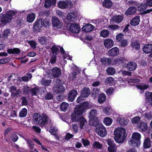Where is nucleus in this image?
<instances>
[{
    "mask_svg": "<svg viewBox=\"0 0 152 152\" xmlns=\"http://www.w3.org/2000/svg\"><path fill=\"white\" fill-rule=\"evenodd\" d=\"M32 121L36 124L43 127L47 126L48 124L50 125L51 123V120L46 115L43 114L42 116L37 113L33 114Z\"/></svg>",
    "mask_w": 152,
    "mask_h": 152,
    "instance_id": "nucleus-1",
    "label": "nucleus"
},
{
    "mask_svg": "<svg viewBox=\"0 0 152 152\" xmlns=\"http://www.w3.org/2000/svg\"><path fill=\"white\" fill-rule=\"evenodd\" d=\"M16 12L13 10L7 11L5 14H0V24L1 23L6 25L11 21L13 17L15 15Z\"/></svg>",
    "mask_w": 152,
    "mask_h": 152,
    "instance_id": "nucleus-2",
    "label": "nucleus"
},
{
    "mask_svg": "<svg viewBox=\"0 0 152 152\" xmlns=\"http://www.w3.org/2000/svg\"><path fill=\"white\" fill-rule=\"evenodd\" d=\"M115 141L119 143L123 142L126 137V130L123 128H119L115 130L114 132Z\"/></svg>",
    "mask_w": 152,
    "mask_h": 152,
    "instance_id": "nucleus-3",
    "label": "nucleus"
},
{
    "mask_svg": "<svg viewBox=\"0 0 152 152\" xmlns=\"http://www.w3.org/2000/svg\"><path fill=\"white\" fill-rule=\"evenodd\" d=\"M50 23L47 20L42 19H37L34 23L33 26V30L34 31H38L43 27H46L49 26Z\"/></svg>",
    "mask_w": 152,
    "mask_h": 152,
    "instance_id": "nucleus-4",
    "label": "nucleus"
},
{
    "mask_svg": "<svg viewBox=\"0 0 152 152\" xmlns=\"http://www.w3.org/2000/svg\"><path fill=\"white\" fill-rule=\"evenodd\" d=\"M89 108V103L87 102H82L80 105H76L75 108V111L79 115H82L86 112V109Z\"/></svg>",
    "mask_w": 152,
    "mask_h": 152,
    "instance_id": "nucleus-5",
    "label": "nucleus"
},
{
    "mask_svg": "<svg viewBox=\"0 0 152 152\" xmlns=\"http://www.w3.org/2000/svg\"><path fill=\"white\" fill-rule=\"evenodd\" d=\"M95 131L97 134L102 137L105 136L107 134L105 128L101 124L96 127Z\"/></svg>",
    "mask_w": 152,
    "mask_h": 152,
    "instance_id": "nucleus-6",
    "label": "nucleus"
},
{
    "mask_svg": "<svg viewBox=\"0 0 152 152\" xmlns=\"http://www.w3.org/2000/svg\"><path fill=\"white\" fill-rule=\"evenodd\" d=\"M141 135L138 132H134L132 134V139L130 140L131 143L134 146H137L140 143Z\"/></svg>",
    "mask_w": 152,
    "mask_h": 152,
    "instance_id": "nucleus-7",
    "label": "nucleus"
},
{
    "mask_svg": "<svg viewBox=\"0 0 152 152\" xmlns=\"http://www.w3.org/2000/svg\"><path fill=\"white\" fill-rule=\"evenodd\" d=\"M127 59L125 57H120L112 60V63L115 65H125Z\"/></svg>",
    "mask_w": 152,
    "mask_h": 152,
    "instance_id": "nucleus-8",
    "label": "nucleus"
},
{
    "mask_svg": "<svg viewBox=\"0 0 152 152\" xmlns=\"http://www.w3.org/2000/svg\"><path fill=\"white\" fill-rule=\"evenodd\" d=\"M70 5V7L73 5L72 2H66L63 1H60L58 3V8L61 9H65L67 8Z\"/></svg>",
    "mask_w": 152,
    "mask_h": 152,
    "instance_id": "nucleus-9",
    "label": "nucleus"
},
{
    "mask_svg": "<svg viewBox=\"0 0 152 152\" xmlns=\"http://www.w3.org/2000/svg\"><path fill=\"white\" fill-rule=\"evenodd\" d=\"M69 30L72 33L77 34L79 33L80 28L78 24L74 23L70 24L69 27Z\"/></svg>",
    "mask_w": 152,
    "mask_h": 152,
    "instance_id": "nucleus-10",
    "label": "nucleus"
},
{
    "mask_svg": "<svg viewBox=\"0 0 152 152\" xmlns=\"http://www.w3.org/2000/svg\"><path fill=\"white\" fill-rule=\"evenodd\" d=\"M52 23L53 27H56L58 28H61L62 24L59 20L56 17H53L52 18Z\"/></svg>",
    "mask_w": 152,
    "mask_h": 152,
    "instance_id": "nucleus-11",
    "label": "nucleus"
},
{
    "mask_svg": "<svg viewBox=\"0 0 152 152\" xmlns=\"http://www.w3.org/2000/svg\"><path fill=\"white\" fill-rule=\"evenodd\" d=\"M137 67V63L133 61H130L126 65V68L129 71L135 70Z\"/></svg>",
    "mask_w": 152,
    "mask_h": 152,
    "instance_id": "nucleus-12",
    "label": "nucleus"
},
{
    "mask_svg": "<svg viewBox=\"0 0 152 152\" xmlns=\"http://www.w3.org/2000/svg\"><path fill=\"white\" fill-rule=\"evenodd\" d=\"M77 91L75 89H73L71 91L68 95V100L73 102L77 94Z\"/></svg>",
    "mask_w": 152,
    "mask_h": 152,
    "instance_id": "nucleus-13",
    "label": "nucleus"
},
{
    "mask_svg": "<svg viewBox=\"0 0 152 152\" xmlns=\"http://www.w3.org/2000/svg\"><path fill=\"white\" fill-rule=\"evenodd\" d=\"M52 75L55 77H59L61 75V70L57 67H54L51 70Z\"/></svg>",
    "mask_w": 152,
    "mask_h": 152,
    "instance_id": "nucleus-14",
    "label": "nucleus"
},
{
    "mask_svg": "<svg viewBox=\"0 0 152 152\" xmlns=\"http://www.w3.org/2000/svg\"><path fill=\"white\" fill-rule=\"evenodd\" d=\"M108 52L109 56H115L119 54V50L118 48L114 47L109 50Z\"/></svg>",
    "mask_w": 152,
    "mask_h": 152,
    "instance_id": "nucleus-15",
    "label": "nucleus"
},
{
    "mask_svg": "<svg viewBox=\"0 0 152 152\" xmlns=\"http://www.w3.org/2000/svg\"><path fill=\"white\" fill-rule=\"evenodd\" d=\"M94 28L95 27L93 25L90 23H88L83 26L82 29L85 32H88L92 31Z\"/></svg>",
    "mask_w": 152,
    "mask_h": 152,
    "instance_id": "nucleus-16",
    "label": "nucleus"
},
{
    "mask_svg": "<svg viewBox=\"0 0 152 152\" xmlns=\"http://www.w3.org/2000/svg\"><path fill=\"white\" fill-rule=\"evenodd\" d=\"M104 44L105 48H110L113 45L114 42L111 39H108L104 40Z\"/></svg>",
    "mask_w": 152,
    "mask_h": 152,
    "instance_id": "nucleus-17",
    "label": "nucleus"
},
{
    "mask_svg": "<svg viewBox=\"0 0 152 152\" xmlns=\"http://www.w3.org/2000/svg\"><path fill=\"white\" fill-rule=\"evenodd\" d=\"M90 94V91L88 87L84 88L81 91V94L83 97L86 98L88 97Z\"/></svg>",
    "mask_w": 152,
    "mask_h": 152,
    "instance_id": "nucleus-18",
    "label": "nucleus"
},
{
    "mask_svg": "<svg viewBox=\"0 0 152 152\" xmlns=\"http://www.w3.org/2000/svg\"><path fill=\"white\" fill-rule=\"evenodd\" d=\"M113 20L114 21L117 23L121 22L123 20V16L121 15H114L112 17Z\"/></svg>",
    "mask_w": 152,
    "mask_h": 152,
    "instance_id": "nucleus-19",
    "label": "nucleus"
},
{
    "mask_svg": "<svg viewBox=\"0 0 152 152\" xmlns=\"http://www.w3.org/2000/svg\"><path fill=\"white\" fill-rule=\"evenodd\" d=\"M140 17L137 16L134 18L130 21V23L132 26H136L138 25L140 22Z\"/></svg>",
    "mask_w": 152,
    "mask_h": 152,
    "instance_id": "nucleus-20",
    "label": "nucleus"
},
{
    "mask_svg": "<svg viewBox=\"0 0 152 152\" xmlns=\"http://www.w3.org/2000/svg\"><path fill=\"white\" fill-rule=\"evenodd\" d=\"M90 119L91 120L89 123L91 125L96 127L100 125L99 121L97 118H90Z\"/></svg>",
    "mask_w": 152,
    "mask_h": 152,
    "instance_id": "nucleus-21",
    "label": "nucleus"
},
{
    "mask_svg": "<svg viewBox=\"0 0 152 152\" xmlns=\"http://www.w3.org/2000/svg\"><path fill=\"white\" fill-rule=\"evenodd\" d=\"M56 0H45L44 6L46 8H48L52 5H55L56 3Z\"/></svg>",
    "mask_w": 152,
    "mask_h": 152,
    "instance_id": "nucleus-22",
    "label": "nucleus"
},
{
    "mask_svg": "<svg viewBox=\"0 0 152 152\" xmlns=\"http://www.w3.org/2000/svg\"><path fill=\"white\" fill-rule=\"evenodd\" d=\"M137 11L135 7L132 6L129 7L125 12V14L126 15H129L134 14Z\"/></svg>",
    "mask_w": 152,
    "mask_h": 152,
    "instance_id": "nucleus-23",
    "label": "nucleus"
},
{
    "mask_svg": "<svg viewBox=\"0 0 152 152\" xmlns=\"http://www.w3.org/2000/svg\"><path fill=\"white\" fill-rule=\"evenodd\" d=\"M80 115L74 111L71 114V120L73 122L78 121L81 118Z\"/></svg>",
    "mask_w": 152,
    "mask_h": 152,
    "instance_id": "nucleus-24",
    "label": "nucleus"
},
{
    "mask_svg": "<svg viewBox=\"0 0 152 152\" xmlns=\"http://www.w3.org/2000/svg\"><path fill=\"white\" fill-rule=\"evenodd\" d=\"M77 16L75 13L70 12L67 16V19L69 22H73L76 20Z\"/></svg>",
    "mask_w": 152,
    "mask_h": 152,
    "instance_id": "nucleus-25",
    "label": "nucleus"
},
{
    "mask_svg": "<svg viewBox=\"0 0 152 152\" xmlns=\"http://www.w3.org/2000/svg\"><path fill=\"white\" fill-rule=\"evenodd\" d=\"M65 88L61 85H59L56 87L54 88V92L56 94H61L64 92Z\"/></svg>",
    "mask_w": 152,
    "mask_h": 152,
    "instance_id": "nucleus-26",
    "label": "nucleus"
},
{
    "mask_svg": "<svg viewBox=\"0 0 152 152\" xmlns=\"http://www.w3.org/2000/svg\"><path fill=\"white\" fill-rule=\"evenodd\" d=\"M102 5L106 8L110 9L112 7L113 3L111 0H104L102 3Z\"/></svg>",
    "mask_w": 152,
    "mask_h": 152,
    "instance_id": "nucleus-27",
    "label": "nucleus"
},
{
    "mask_svg": "<svg viewBox=\"0 0 152 152\" xmlns=\"http://www.w3.org/2000/svg\"><path fill=\"white\" fill-rule=\"evenodd\" d=\"M143 51L146 53H152V45L148 44L145 45L143 48Z\"/></svg>",
    "mask_w": 152,
    "mask_h": 152,
    "instance_id": "nucleus-28",
    "label": "nucleus"
},
{
    "mask_svg": "<svg viewBox=\"0 0 152 152\" xmlns=\"http://www.w3.org/2000/svg\"><path fill=\"white\" fill-rule=\"evenodd\" d=\"M145 100L148 101L151 104H152V92L146 91L145 92Z\"/></svg>",
    "mask_w": 152,
    "mask_h": 152,
    "instance_id": "nucleus-29",
    "label": "nucleus"
},
{
    "mask_svg": "<svg viewBox=\"0 0 152 152\" xmlns=\"http://www.w3.org/2000/svg\"><path fill=\"white\" fill-rule=\"evenodd\" d=\"M7 53L10 54H18L20 53V50L17 48H14L13 49H9L7 50Z\"/></svg>",
    "mask_w": 152,
    "mask_h": 152,
    "instance_id": "nucleus-30",
    "label": "nucleus"
},
{
    "mask_svg": "<svg viewBox=\"0 0 152 152\" xmlns=\"http://www.w3.org/2000/svg\"><path fill=\"white\" fill-rule=\"evenodd\" d=\"M136 87L138 89L140 90L141 93H142L144 92V90L148 89L149 87V86L147 84H143L142 85H137Z\"/></svg>",
    "mask_w": 152,
    "mask_h": 152,
    "instance_id": "nucleus-31",
    "label": "nucleus"
},
{
    "mask_svg": "<svg viewBox=\"0 0 152 152\" xmlns=\"http://www.w3.org/2000/svg\"><path fill=\"white\" fill-rule=\"evenodd\" d=\"M138 128L140 131L141 132H145L147 129V124L145 122H142L138 126Z\"/></svg>",
    "mask_w": 152,
    "mask_h": 152,
    "instance_id": "nucleus-32",
    "label": "nucleus"
},
{
    "mask_svg": "<svg viewBox=\"0 0 152 152\" xmlns=\"http://www.w3.org/2000/svg\"><path fill=\"white\" fill-rule=\"evenodd\" d=\"M35 17V15L34 13L28 14L27 17V21L28 23H32L34 20Z\"/></svg>",
    "mask_w": 152,
    "mask_h": 152,
    "instance_id": "nucleus-33",
    "label": "nucleus"
},
{
    "mask_svg": "<svg viewBox=\"0 0 152 152\" xmlns=\"http://www.w3.org/2000/svg\"><path fill=\"white\" fill-rule=\"evenodd\" d=\"M69 104L65 102H64L61 104L60 108L61 110L64 112H66L68 109Z\"/></svg>",
    "mask_w": 152,
    "mask_h": 152,
    "instance_id": "nucleus-34",
    "label": "nucleus"
},
{
    "mask_svg": "<svg viewBox=\"0 0 152 152\" xmlns=\"http://www.w3.org/2000/svg\"><path fill=\"white\" fill-rule=\"evenodd\" d=\"M151 146V142L149 138H146L143 142V147L145 148H148Z\"/></svg>",
    "mask_w": 152,
    "mask_h": 152,
    "instance_id": "nucleus-35",
    "label": "nucleus"
},
{
    "mask_svg": "<svg viewBox=\"0 0 152 152\" xmlns=\"http://www.w3.org/2000/svg\"><path fill=\"white\" fill-rule=\"evenodd\" d=\"M106 96L104 93H101L98 96V102L100 104L104 103L105 101Z\"/></svg>",
    "mask_w": 152,
    "mask_h": 152,
    "instance_id": "nucleus-36",
    "label": "nucleus"
},
{
    "mask_svg": "<svg viewBox=\"0 0 152 152\" xmlns=\"http://www.w3.org/2000/svg\"><path fill=\"white\" fill-rule=\"evenodd\" d=\"M148 6L146 3H142L137 7L138 10L140 12H143V11L147 9Z\"/></svg>",
    "mask_w": 152,
    "mask_h": 152,
    "instance_id": "nucleus-37",
    "label": "nucleus"
},
{
    "mask_svg": "<svg viewBox=\"0 0 152 152\" xmlns=\"http://www.w3.org/2000/svg\"><path fill=\"white\" fill-rule=\"evenodd\" d=\"M78 121L80 122L79 124L80 129H84V126L85 123H86V120L84 118L83 116H81V118Z\"/></svg>",
    "mask_w": 152,
    "mask_h": 152,
    "instance_id": "nucleus-38",
    "label": "nucleus"
},
{
    "mask_svg": "<svg viewBox=\"0 0 152 152\" xmlns=\"http://www.w3.org/2000/svg\"><path fill=\"white\" fill-rule=\"evenodd\" d=\"M131 45L133 48H135L136 50H138L140 49V44L137 41H135L132 42Z\"/></svg>",
    "mask_w": 152,
    "mask_h": 152,
    "instance_id": "nucleus-39",
    "label": "nucleus"
},
{
    "mask_svg": "<svg viewBox=\"0 0 152 152\" xmlns=\"http://www.w3.org/2000/svg\"><path fill=\"white\" fill-rule=\"evenodd\" d=\"M113 122L112 119L109 117H106L103 121L104 123L106 126H110Z\"/></svg>",
    "mask_w": 152,
    "mask_h": 152,
    "instance_id": "nucleus-40",
    "label": "nucleus"
},
{
    "mask_svg": "<svg viewBox=\"0 0 152 152\" xmlns=\"http://www.w3.org/2000/svg\"><path fill=\"white\" fill-rule=\"evenodd\" d=\"M27 114V110L25 108H23L20 112L19 116L21 118L25 117Z\"/></svg>",
    "mask_w": 152,
    "mask_h": 152,
    "instance_id": "nucleus-41",
    "label": "nucleus"
},
{
    "mask_svg": "<svg viewBox=\"0 0 152 152\" xmlns=\"http://www.w3.org/2000/svg\"><path fill=\"white\" fill-rule=\"evenodd\" d=\"M52 53L53 55H57L59 51V48L56 45H53L51 48Z\"/></svg>",
    "mask_w": 152,
    "mask_h": 152,
    "instance_id": "nucleus-42",
    "label": "nucleus"
},
{
    "mask_svg": "<svg viewBox=\"0 0 152 152\" xmlns=\"http://www.w3.org/2000/svg\"><path fill=\"white\" fill-rule=\"evenodd\" d=\"M38 41L42 45L47 44L48 40L45 36H42L39 38Z\"/></svg>",
    "mask_w": 152,
    "mask_h": 152,
    "instance_id": "nucleus-43",
    "label": "nucleus"
},
{
    "mask_svg": "<svg viewBox=\"0 0 152 152\" xmlns=\"http://www.w3.org/2000/svg\"><path fill=\"white\" fill-rule=\"evenodd\" d=\"M97 115V111L95 109L91 110L89 114V117L90 118H93L96 117Z\"/></svg>",
    "mask_w": 152,
    "mask_h": 152,
    "instance_id": "nucleus-44",
    "label": "nucleus"
},
{
    "mask_svg": "<svg viewBox=\"0 0 152 152\" xmlns=\"http://www.w3.org/2000/svg\"><path fill=\"white\" fill-rule=\"evenodd\" d=\"M53 94L52 92H47L45 95V99L46 100H50L53 99Z\"/></svg>",
    "mask_w": 152,
    "mask_h": 152,
    "instance_id": "nucleus-45",
    "label": "nucleus"
},
{
    "mask_svg": "<svg viewBox=\"0 0 152 152\" xmlns=\"http://www.w3.org/2000/svg\"><path fill=\"white\" fill-rule=\"evenodd\" d=\"M22 91L23 95H28L30 91V88L28 86H24L22 89Z\"/></svg>",
    "mask_w": 152,
    "mask_h": 152,
    "instance_id": "nucleus-46",
    "label": "nucleus"
},
{
    "mask_svg": "<svg viewBox=\"0 0 152 152\" xmlns=\"http://www.w3.org/2000/svg\"><path fill=\"white\" fill-rule=\"evenodd\" d=\"M112 61V60L109 58H101V61L105 65L106 64H111Z\"/></svg>",
    "mask_w": 152,
    "mask_h": 152,
    "instance_id": "nucleus-47",
    "label": "nucleus"
},
{
    "mask_svg": "<svg viewBox=\"0 0 152 152\" xmlns=\"http://www.w3.org/2000/svg\"><path fill=\"white\" fill-rule=\"evenodd\" d=\"M106 71L107 73L108 74L110 75H114L115 72V69L111 67H109L107 68Z\"/></svg>",
    "mask_w": 152,
    "mask_h": 152,
    "instance_id": "nucleus-48",
    "label": "nucleus"
},
{
    "mask_svg": "<svg viewBox=\"0 0 152 152\" xmlns=\"http://www.w3.org/2000/svg\"><path fill=\"white\" fill-rule=\"evenodd\" d=\"M109 34V31L108 30L103 29L101 31L100 35L102 37L105 38L108 36Z\"/></svg>",
    "mask_w": 152,
    "mask_h": 152,
    "instance_id": "nucleus-49",
    "label": "nucleus"
},
{
    "mask_svg": "<svg viewBox=\"0 0 152 152\" xmlns=\"http://www.w3.org/2000/svg\"><path fill=\"white\" fill-rule=\"evenodd\" d=\"M107 144L109 145L108 147L115 148V147H116V145L115 143L113 140L109 139L107 141Z\"/></svg>",
    "mask_w": 152,
    "mask_h": 152,
    "instance_id": "nucleus-50",
    "label": "nucleus"
},
{
    "mask_svg": "<svg viewBox=\"0 0 152 152\" xmlns=\"http://www.w3.org/2000/svg\"><path fill=\"white\" fill-rule=\"evenodd\" d=\"M118 123L121 126H124L127 124L128 121L126 119L124 118H121L119 119Z\"/></svg>",
    "mask_w": 152,
    "mask_h": 152,
    "instance_id": "nucleus-51",
    "label": "nucleus"
},
{
    "mask_svg": "<svg viewBox=\"0 0 152 152\" xmlns=\"http://www.w3.org/2000/svg\"><path fill=\"white\" fill-rule=\"evenodd\" d=\"M119 42V46L121 48H125L126 47L128 44V41L126 39H124L122 40Z\"/></svg>",
    "mask_w": 152,
    "mask_h": 152,
    "instance_id": "nucleus-52",
    "label": "nucleus"
},
{
    "mask_svg": "<svg viewBox=\"0 0 152 152\" xmlns=\"http://www.w3.org/2000/svg\"><path fill=\"white\" fill-rule=\"evenodd\" d=\"M124 34L122 33H120L116 35V39L118 42H119L124 39Z\"/></svg>",
    "mask_w": 152,
    "mask_h": 152,
    "instance_id": "nucleus-53",
    "label": "nucleus"
},
{
    "mask_svg": "<svg viewBox=\"0 0 152 152\" xmlns=\"http://www.w3.org/2000/svg\"><path fill=\"white\" fill-rule=\"evenodd\" d=\"M93 147L94 148H96L98 149H101L102 148V145L98 141H95L94 142L93 145Z\"/></svg>",
    "mask_w": 152,
    "mask_h": 152,
    "instance_id": "nucleus-54",
    "label": "nucleus"
},
{
    "mask_svg": "<svg viewBox=\"0 0 152 152\" xmlns=\"http://www.w3.org/2000/svg\"><path fill=\"white\" fill-rule=\"evenodd\" d=\"M108 27L113 30H116L120 28V27L118 25L115 24L110 25L108 26Z\"/></svg>",
    "mask_w": 152,
    "mask_h": 152,
    "instance_id": "nucleus-55",
    "label": "nucleus"
},
{
    "mask_svg": "<svg viewBox=\"0 0 152 152\" xmlns=\"http://www.w3.org/2000/svg\"><path fill=\"white\" fill-rule=\"evenodd\" d=\"M20 99L22 100L21 103L22 105L26 106L28 104V101L26 97L23 96L21 97Z\"/></svg>",
    "mask_w": 152,
    "mask_h": 152,
    "instance_id": "nucleus-56",
    "label": "nucleus"
},
{
    "mask_svg": "<svg viewBox=\"0 0 152 152\" xmlns=\"http://www.w3.org/2000/svg\"><path fill=\"white\" fill-rule=\"evenodd\" d=\"M38 90V88L36 87H34L31 89H30V91L31 92V95L32 96H36L37 95V91Z\"/></svg>",
    "mask_w": 152,
    "mask_h": 152,
    "instance_id": "nucleus-57",
    "label": "nucleus"
},
{
    "mask_svg": "<svg viewBox=\"0 0 152 152\" xmlns=\"http://www.w3.org/2000/svg\"><path fill=\"white\" fill-rule=\"evenodd\" d=\"M51 80H43L42 82V85L45 86H49L51 83Z\"/></svg>",
    "mask_w": 152,
    "mask_h": 152,
    "instance_id": "nucleus-58",
    "label": "nucleus"
},
{
    "mask_svg": "<svg viewBox=\"0 0 152 152\" xmlns=\"http://www.w3.org/2000/svg\"><path fill=\"white\" fill-rule=\"evenodd\" d=\"M10 33V29H7L5 30L2 33V36L3 37L7 38L9 34Z\"/></svg>",
    "mask_w": 152,
    "mask_h": 152,
    "instance_id": "nucleus-59",
    "label": "nucleus"
},
{
    "mask_svg": "<svg viewBox=\"0 0 152 152\" xmlns=\"http://www.w3.org/2000/svg\"><path fill=\"white\" fill-rule=\"evenodd\" d=\"M27 142L28 144V147L31 149H33L34 146V145L33 141L31 139H28L27 140Z\"/></svg>",
    "mask_w": 152,
    "mask_h": 152,
    "instance_id": "nucleus-60",
    "label": "nucleus"
},
{
    "mask_svg": "<svg viewBox=\"0 0 152 152\" xmlns=\"http://www.w3.org/2000/svg\"><path fill=\"white\" fill-rule=\"evenodd\" d=\"M10 59L8 58L0 59V64H4L9 62Z\"/></svg>",
    "mask_w": 152,
    "mask_h": 152,
    "instance_id": "nucleus-61",
    "label": "nucleus"
},
{
    "mask_svg": "<svg viewBox=\"0 0 152 152\" xmlns=\"http://www.w3.org/2000/svg\"><path fill=\"white\" fill-rule=\"evenodd\" d=\"M111 109L108 107H105L103 110L104 113L107 115H109L111 113Z\"/></svg>",
    "mask_w": 152,
    "mask_h": 152,
    "instance_id": "nucleus-62",
    "label": "nucleus"
},
{
    "mask_svg": "<svg viewBox=\"0 0 152 152\" xmlns=\"http://www.w3.org/2000/svg\"><path fill=\"white\" fill-rule=\"evenodd\" d=\"M11 139L14 142L16 141L18 139V137L16 134H13L10 136Z\"/></svg>",
    "mask_w": 152,
    "mask_h": 152,
    "instance_id": "nucleus-63",
    "label": "nucleus"
},
{
    "mask_svg": "<svg viewBox=\"0 0 152 152\" xmlns=\"http://www.w3.org/2000/svg\"><path fill=\"white\" fill-rule=\"evenodd\" d=\"M140 118L139 116H136L133 118L132 120V122L133 124L137 123L140 121Z\"/></svg>",
    "mask_w": 152,
    "mask_h": 152,
    "instance_id": "nucleus-64",
    "label": "nucleus"
}]
</instances>
